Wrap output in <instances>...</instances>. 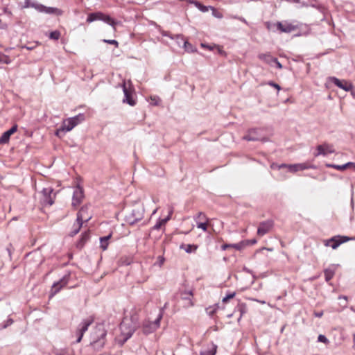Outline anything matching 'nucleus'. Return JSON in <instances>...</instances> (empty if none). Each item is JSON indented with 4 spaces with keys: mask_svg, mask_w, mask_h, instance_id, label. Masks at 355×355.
Segmentation results:
<instances>
[{
    "mask_svg": "<svg viewBox=\"0 0 355 355\" xmlns=\"http://www.w3.org/2000/svg\"><path fill=\"white\" fill-rule=\"evenodd\" d=\"M23 8H33L40 12H44L49 15H55L56 16H60L63 14V11L58 8L47 7L36 1H33L32 0H25Z\"/></svg>",
    "mask_w": 355,
    "mask_h": 355,
    "instance_id": "obj_1",
    "label": "nucleus"
},
{
    "mask_svg": "<svg viewBox=\"0 0 355 355\" xmlns=\"http://www.w3.org/2000/svg\"><path fill=\"white\" fill-rule=\"evenodd\" d=\"M85 115L79 114L73 117L68 118L64 120L62 126L57 130L55 135L60 137L62 133L71 131L75 126L85 120Z\"/></svg>",
    "mask_w": 355,
    "mask_h": 355,
    "instance_id": "obj_2",
    "label": "nucleus"
},
{
    "mask_svg": "<svg viewBox=\"0 0 355 355\" xmlns=\"http://www.w3.org/2000/svg\"><path fill=\"white\" fill-rule=\"evenodd\" d=\"M96 338H93L91 345L94 349L99 350L103 347L105 345V339L106 336V331L101 327L96 329Z\"/></svg>",
    "mask_w": 355,
    "mask_h": 355,
    "instance_id": "obj_3",
    "label": "nucleus"
},
{
    "mask_svg": "<svg viewBox=\"0 0 355 355\" xmlns=\"http://www.w3.org/2000/svg\"><path fill=\"white\" fill-rule=\"evenodd\" d=\"M143 217V210L140 208H135L125 215V221L130 225H134L137 222L141 220Z\"/></svg>",
    "mask_w": 355,
    "mask_h": 355,
    "instance_id": "obj_4",
    "label": "nucleus"
},
{
    "mask_svg": "<svg viewBox=\"0 0 355 355\" xmlns=\"http://www.w3.org/2000/svg\"><path fill=\"white\" fill-rule=\"evenodd\" d=\"M41 195L40 202L42 205L51 206L54 203L55 193H53V189L51 187L44 188Z\"/></svg>",
    "mask_w": 355,
    "mask_h": 355,
    "instance_id": "obj_5",
    "label": "nucleus"
},
{
    "mask_svg": "<svg viewBox=\"0 0 355 355\" xmlns=\"http://www.w3.org/2000/svg\"><path fill=\"white\" fill-rule=\"evenodd\" d=\"M83 210L82 211H78L77 214L76 221L73 225V228L71 232H70V236H73L76 235L80 230L83 222H87L90 220L91 217L85 218L83 214Z\"/></svg>",
    "mask_w": 355,
    "mask_h": 355,
    "instance_id": "obj_6",
    "label": "nucleus"
},
{
    "mask_svg": "<svg viewBox=\"0 0 355 355\" xmlns=\"http://www.w3.org/2000/svg\"><path fill=\"white\" fill-rule=\"evenodd\" d=\"M69 275H65L62 278H61L58 282H55L50 292V297H52L55 294H57L63 287L67 285L69 280Z\"/></svg>",
    "mask_w": 355,
    "mask_h": 355,
    "instance_id": "obj_7",
    "label": "nucleus"
},
{
    "mask_svg": "<svg viewBox=\"0 0 355 355\" xmlns=\"http://www.w3.org/2000/svg\"><path fill=\"white\" fill-rule=\"evenodd\" d=\"M329 80L331 83L345 92H349L354 87L352 83L346 80H340L336 77H330Z\"/></svg>",
    "mask_w": 355,
    "mask_h": 355,
    "instance_id": "obj_8",
    "label": "nucleus"
},
{
    "mask_svg": "<svg viewBox=\"0 0 355 355\" xmlns=\"http://www.w3.org/2000/svg\"><path fill=\"white\" fill-rule=\"evenodd\" d=\"M316 150L317 152L314 153L315 157H318L320 155L326 156L328 154H331L335 152L333 145L328 143H324L321 145H318Z\"/></svg>",
    "mask_w": 355,
    "mask_h": 355,
    "instance_id": "obj_9",
    "label": "nucleus"
},
{
    "mask_svg": "<svg viewBox=\"0 0 355 355\" xmlns=\"http://www.w3.org/2000/svg\"><path fill=\"white\" fill-rule=\"evenodd\" d=\"M273 226L274 222L272 220H267L260 223L257 229V234L259 236H264L272 229Z\"/></svg>",
    "mask_w": 355,
    "mask_h": 355,
    "instance_id": "obj_10",
    "label": "nucleus"
},
{
    "mask_svg": "<svg viewBox=\"0 0 355 355\" xmlns=\"http://www.w3.org/2000/svg\"><path fill=\"white\" fill-rule=\"evenodd\" d=\"M84 198L83 189L78 186L75 188L73 193L72 206L74 207H78L82 202Z\"/></svg>",
    "mask_w": 355,
    "mask_h": 355,
    "instance_id": "obj_11",
    "label": "nucleus"
},
{
    "mask_svg": "<svg viewBox=\"0 0 355 355\" xmlns=\"http://www.w3.org/2000/svg\"><path fill=\"white\" fill-rule=\"evenodd\" d=\"M277 29L282 33H291L296 29V26L288 21L280 22L276 24Z\"/></svg>",
    "mask_w": 355,
    "mask_h": 355,
    "instance_id": "obj_12",
    "label": "nucleus"
},
{
    "mask_svg": "<svg viewBox=\"0 0 355 355\" xmlns=\"http://www.w3.org/2000/svg\"><path fill=\"white\" fill-rule=\"evenodd\" d=\"M123 91L124 93V98L123 101L131 106H134L136 104V102L133 98L132 92L127 88L125 83H124L123 85Z\"/></svg>",
    "mask_w": 355,
    "mask_h": 355,
    "instance_id": "obj_13",
    "label": "nucleus"
},
{
    "mask_svg": "<svg viewBox=\"0 0 355 355\" xmlns=\"http://www.w3.org/2000/svg\"><path fill=\"white\" fill-rule=\"evenodd\" d=\"M17 130V125L15 124L10 130L4 132L0 137V144H7L10 136Z\"/></svg>",
    "mask_w": 355,
    "mask_h": 355,
    "instance_id": "obj_14",
    "label": "nucleus"
},
{
    "mask_svg": "<svg viewBox=\"0 0 355 355\" xmlns=\"http://www.w3.org/2000/svg\"><path fill=\"white\" fill-rule=\"evenodd\" d=\"M173 213V208L172 207H169L168 214V216L162 219H159L155 225L153 227V229L155 230H157L161 228L162 226L164 225L171 218L172 214Z\"/></svg>",
    "mask_w": 355,
    "mask_h": 355,
    "instance_id": "obj_15",
    "label": "nucleus"
},
{
    "mask_svg": "<svg viewBox=\"0 0 355 355\" xmlns=\"http://www.w3.org/2000/svg\"><path fill=\"white\" fill-rule=\"evenodd\" d=\"M93 322V319L88 318L83 320L78 327V329L80 331V337L83 338L84 334L87 331L88 327Z\"/></svg>",
    "mask_w": 355,
    "mask_h": 355,
    "instance_id": "obj_16",
    "label": "nucleus"
},
{
    "mask_svg": "<svg viewBox=\"0 0 355 355\" xmlns=\"http://www.w3.org/2000/svg\"><path fill=\"white\" fill-rule=\"evenodd\" d=\"M259 129H251L250 130L247 135L243 137V139L247 141H257L259 140L260 137L259 134Z\"/></svg>",
    "mask_w": 355,
    "mask_h": 355,
    "instance_id": "obj_17",
    "label": "nucleus"
},
{
    "mask_svg": "<svg viewBox=\"0 0 355 355\" xmlns=\"http://www.w3.org/2000/svg\"><path fill=\"white\" fill-rule=\"evenodd\" d=\"M162 318V313H160L157 318L154 322H153L152 324H150L151 325L150 329H147V327H145V334H148L155 331L159 327Z\"/></svg>",
    "mask_w": 355,
    "mask_h": 355,
    "instance_id": "obj_18",
    "label": "nucleus"
},
{
    "mask_svg": "<svg viewBox=\"0 0 355 355\" xmlns=\"http://www.w3.org/2000/svg\"><path fill=\"white\" fill-rule=\"evenodd\" d=\"M258 58L270 65H272V62L276 61V58L272 57L270 53H261L258 55Z\"/></svg>",
    "mask_w": 355,
    "mask_h": 355,
    "instance_id": "obj_19",
    "label": "nucleus"
},
{
    "mask_svg": "<svg viewBox=\"0 0 355 355\" xmlns=\"http://www.w3.org/2000/svg\"><path fill=\"white\" fill-rule=\"evenodd\" d=\"M103 13L101 12H92L89 14L87 18V22L91 23L96 20H102Z\"/></svg>",
    "mask_w": 355,
    "mask_h": 355,
    "instance_id": "obj_20",
    "label": "nucleus"
},
{
    "mask_svg": "<svg viewBox=\"0 0 355 355\" xmlns=\"http://www.w3.org/2000/svg\"><path fill=\"white\" fill-rule=\"evenodd\" d=\"M89 232H85L81 234V237L77 243V248L81 249L83 248L86 242L89 239Z\"/></svg>",
    "mask_w": 355,
    "mask_h": 355,
    "instance_id": "obj_21",
    "label": "nucleus"
},
{
    "mask_svg": "<svg viewBox=\"0 0 355 355\" xmlns=\"http://www.w3.org/2000/svg\"><path fill=\"white\" fill-rule=\"evenodd\" d=\"M112 233L109 234L107 236H103L100 238V248L103 250H106L109 245V240L112 237Z\"/></svg>",
    "mask_w": 355,
    "mask_h": 355,
    "instance_id": "obj_22",
    "label": "nucleus"
},
{
    "mask_svg": "<svg viewBox=\"0 0 355 355\" xmlns=\"http://www.w3.org/2000/svg\"><path fill=\"white\" fill-rule=\"evenodd\" d=\"M341 243L342 241L337 240L336 237H332L331 239L325 241L324 245L326 246H331L333 249H336Z\"/></svg>",
    "mask_w": 355,
    "mask_h": 355,
    "instance_id": "obj_23",
    "label": "nucleus"
},
{
    "mask_svg": "<svg viewBox=\"0 0 355 355\" xmlns=\"http://www.w3.org/2000/svg\"><path fill=\"white\" fill-rule=\"evenodd\" d=\"M193 3L198 10L202 12H207L209 9L212 10L214 12H216V9L214 7L204 6L199 1H193Z\"/></svg>",
    "mask_w": 355,
    "mask_h": 355,
    "instance_id": "obj_24",
    "label": "nucleus"
},
{
    "mask_svg": "<svg viewBox=\"0 0 355 355\" xmlns=\"http://www.w3.org/2000/svg\"><path fill=\"white\" fill-rule=\"evenodd\" d=\"M217 346L211 344V347L207 349H203L200 352V355H215L216 353Z\"/></svg>",
    "mask_w": 355,
    "mask_h": 355,
    "instance_id": "obj_25",
    "label": "nucleus"
},
{
    "mask_svg": "<svg viewBox=\"0 0 355 355\" xmlns=\"http://www.w3.org/2000/svg\"><path fill=\"white\" fill-rule=\"evenodd\" d=\"M180 248L184 250L185 252L187 253H191L197 250L198 246L196 245L191 244H182L180 245Z\"/></svg>",
    "mask_w": 355,
    "mask_h": 355,
    "instance_id": "obj_26",
    "label": "nucleus"
},
{
    "mask_svg": "<svg viewBox=\"0 0 355 355\" xmlns=\"http://www.w3.org/2000/svg\"><path fill=\"white\" fill-rule=\"evenodd\" d=\"M324 277H325V280L327 282H329V280H331L333 278V277L335 274V269L334 268H327L324 270Z\"/></svg>",
    "mask_w": 355,
    "mask_h": 355,
    "instance_id": "obj_27",
    "label": "nucleus"
},
{
    "mask_svg": "<svg viewBox=\"0 0 355 355\" xmlns=\"http://www.w3.org/2000/svg\"><path fill=\"white\" fill-rule=\"evenodd\" d=\"M101 21H103L104 22L107 23V24L112 26L114 28H115V26L117 24L116 21L112 17H110L109 15L103 14V17Z\"/></svg>",
    "mask_w": 355,
    "mask_h": 355,
    "instance_id": "obj_28",
    "label": "nucleus"
},
{
    "mask_svg": "<svg viewBox=\"0 0 355 355\" xmlns=\"http://www.w3.org/2000/svg\"><path fill=\"white\" fill-rule=\"evenodd\" d=\"M193 295V293L191 291H184L181 293V298L182 300H188L189 304L192 306L193 303L191 302V296Z\"/></svg>",
    "mask_w": 355,
    "mask_h": 355,
    "instance_id": "obj_29",
    "label": "nucleus"
},
{
    "mask_svg": "<svg viewBox=\"0 0 355 355\" xmlns=\"http://www.w3.org/2000/svg\"><path fill=\"white\" fill-rule=\"evenodd\" d=\"M176 39L178 40V43L179 44H180L181 43L183 44L184 45V47L185 48L186 51H189V46H191V44L184 39L183 36L180 35H177L175 36Z\"/></svg>",
    "mask_w": 355,
    "mask_h": 355,
    "instance_id": "obj_30",
    "label": "nucleus"
},
{
    "mask_svg": "<svg viewBox=\"0 0 355 355\" xmlns=\"http://www.w3.org/2000/svg\"><path fill=\"white\" fill-rule=\"evenodd\" d=\"M0 63L8 64L11 63V59L8 55H5L4 53L0 51Z\"/></svg>",
    "mask_w": 355,
    "mask_h": 355,
    "instance_id": "obj_31",
    "label": "nucleus"
},
{
    "mask_svg": "<svg viewBox=\"0 0 355 355\" xmlns=\"http://www.w3.org/2000/svg\"><path fill=\"white\" fill-rule=\"evenodd\" d=\"M56 355H75L73 349H63L56 353Z\"/></svg>",
    "mask_w": 355,
    "mask_h": 355,
    "instance_id": "obj_32",
    "label": "nucleus"
},
{
    "mask_svg": "<svg viewBox=\"0 0 355 355\" xmlns=\"http://www.w3.org/2000/svg\"><path fill=\"white\" fill-rule=\"evenodd\" d=\"M197 222H208V218L206 215L202 212H199L198 216L195 218Z\"/></svg>",
    "mask_w": 355,
    "mask_h": 355,
    "instance_id": "obj_33",
    "label": "nucleus"
},
{
    "mask_svg": "<svg viewBox=\"0 0 355 355\" xmlns=\"http://www.w3.org/2000/svg\"><path fill=\"white\" fill-rule=\"evenodd\" d=\"M286 168H288V171L291 173H295L298 171H300L298 164H287V167Z\"/></svg>",
    "mask_w": 355,
    "mask_h": 355,
    "instance_id": "obj_34",
    "label": "nucleus"
},
{
    "mask_svg": "<svg viewBox=\"0 0 355 355\" xmlns=\"http://www.w3.org/2000/svg\"><path fill=\"white\" fill-rule=\"evenodd\" d=\"M326 166L328 167V168H332L336 169L338 171H344V170H345L344 164L338 165V164H327Z\"/></svg>",
    "mask_w": 355,
    "mask_h": 355,
    "instance_id": "obj_35",
    "label": "nucleus"
},
{
    "mask_svg": "<svg viewBox=\"0 0 355 355\" xmlns=\"http://www.w3.org/2000/svg\"><path fill=\"white\" fill-rule=\"evenodd\" d=\"M60 37V33L58 31H54L50 33L49 38L58 40Z\"/></svg>",
    "mask_w": 355,
    "mask_h": 355,
    "instance_id": "obj_36",
    "label": "nucleus"
},
{
    "mask_svg": "<svg viewBox=\"0 0 355 355\" xmlns=\"http://www.w3.org/2000/svg\"><path fill=\"white\" fill-rule=\"evenodd\" d=\"M299 164V167H300V171H303V170L309 169V168H315L314 166L308 164L306 163H300V164Z\"/></svg>",
    "mask_w": 355,
    "mask_h": 355,
    "instance_id": "obj_37",
    "label": "nucleus"
},
{
    "mask_svg": "<svg viewBox=\"0 0 355 355\" xmlns=\"http://www.w3.org/2000/svg\"><path fill=\"white\" fill-rule=\"evenodd\" d=\"M286 167H287V164H276V163H272L270 165V168H272V169H277V170H279L281 168H286Z\"/></svg>",
    "mask_w": 355,
    "mask_h": 355,
    "instance_id": "obj_38",
    "label": "nucleus"
},
{
    "mask_svg": "<svg viewBox=\"0 0 355 355\" xmlns=\"http://www.w3.org/2000/svg\"><path fill=\"white\" fill-rule=\"evenodd\" d=\"M245 246V244L244 241H241L239 243L232 244V245H231L232 248H234L238 250H242Z\"/></svg>",
    "mask_w": 355,
    "mask_h": 355,
    "instance_id": "obj_39",
    "label": "nucleus"
},
{
    "mask_svg": "<svg viewBox=\"0 0 355 355\" xmlns=\"http://www.w3.org/2000/svg\"><path fill=\"white\" fill-rule=\"evenodd\" d=\"M197 227L206 232L207 230V222H197Z\"/></svg>",
    "mask_w": 355,
    "mask_h": 355,
    "instance_id": "obj_40",
    "label": "nucleus"
},
{
    "mask_svg": "<svg viewBox=\"0 0 355 355\" xmlns=\"http://www.w3.org/2000/svg\"><path fill=\"white\" fill-rule=\"evenodd\" d=\"M318 341L320 343H323L324 344L329 343V340L327 338V337L322 334H320L318 337Z\"/></svg>",
    "mask_w": 355,
    "mask_h": 355,
    "instance_id": "obj_41",
    "label": "nucleus"
},
{
    "mask_svg": "<svg viewBox=\"0 0 355 355\" xmlns=\"http://www.w3.org/2000/svg\"><path fill=\"white\" fill-rule=\"evenodd\" d=\"M135 331V329L134 327H132V328H130V329L126 333H124L125 334V341L127 340L128 338H130L132 336Z\"/></svg>",
    "mask_w": 355,
    "mask_h": 355,
    "instance_id": "obj_42",
    "label": "nucleus"
},
{
    "mask_svg": "<svg viewBox=\"0 0 355 355\" xmlns=\"http://www.w3.org/2000/svg\"><path fill=\"white\" fill-rule=\"evenodd\" d=\"M235 296V293H230L223 298V302L226 303L229 300L232 299Z\"/></svg>",
    "mask_w": 355,
    "mask_h": 355,
    "instance_id": "obj_43",
    "label": "nucleus"
},
{
    "mask_svg": "<svg viewBox=\"0 0 355 355\" xmlns=\"http://www.w3.org/2000/svg\"><path fill=\"white\" fill-rule=\"evenodd\" d=\"M103 42L107 44H114L116 47L119 46L118 42L115 40H103Z\"/></svg>",
    "mask_w": 355,
    "mask_h": 355,
    "instance_id": "obj_44",
    "label": "nucleus"
},
{
    "mask_svg": "<svg viewBox=\"0 0 355 355\" xmlns=\"http://www.w3.org/2000/svg\"><path fill=\"white\" fill-rule=\"evenodd\" d=\"M245 245H254L257 243V240L255 239L244 241Z\"/></svg>",
    "mask_w": 355,
    "mask_h": 355,
    "instance_id": "obj_45",
    "label": "nucleus"
},
{
    "mask_svg": "<svg viewBox=\"0 0 355 355\" xmlns=\"http://www.w3.org/2000/svg\"><path fill=\"white\" fill-rule=\"evenodd\" d=\"M150 324H152L151 322H146L143 324V332L145 334V327H147V329H150L151 325Z\"/></svg>",
    "mask_w": 355,
    "mask_h": 355,
    "instance_id": "obj_46",
    "label": "nucleus"
},
{
    "mask_svg": "<svg viewBox=\"0 0 355 355\" xmlns=\"http://www.w3.org/2000/svg\"><path fill=\"white\" fill-rule=\"evenodd\" d=\"M75 334H76V336H77V339L76 340V343H80L81 341V340L83 338L80 337V331L77 329Z\"/></svg>",
    "mask_w": 355,
    "mask_h": 355,
    "instance_id": "obj_47",
    "label": "nucleus"
},
{
    "mask_svg": "<svg viewBox=\"0 0 355 355\" xmlns=\"http://www.w3.org/2000/svg\"><path fill=\"white\" fill-rule=\"evenodd\" d=\"M268 85L276 88L278 91H279L281 89L280 86L274 82L270 81L268 83Z\"/></svg>",
    "mask_w": 355,
    "mask_h": 355,
    "instance_id": "obj_48",
    "label": "nucleus"
},
{
    "mask_svg": "<svg viewBox=\"0 0 355 355\" xmlns=\"http://www.w3.org/2000/svg\"><path fill=\"white\" fill-rule=\"evenodd\" d=\"M13 323V320L11 318H9L6 320V324L3 326V328H6L7 327L11 325Z\"/></svg>",
    "mask_w": 355,
    "mask_h": 355,
    "instance_id": "obj_49",
    "label": "nucleus"
},
{
    "mask_svg": "<svg viewBox=\"0 0 355 355\" xmlns=\"http://www.w3.org/2000/svg\"><path fill=\"white\" fill-rule=\"evenodd\" d=\"M275 64L276 67L281 69H282V64L278 61L277 58H276V61L272 62V64Z\"/></svg>",
    "mask_w": 355,
    "mask_h": 355,
    "instance_id": "obj_50",
    "label": "nucleus"
},
{
    "mask_svg": "<svg viewBox=\"0 0 355 355\" xmlns=\"http://www.w3.org/2000/svg\"><path fill=\"white\" fill-rule=\"evenodd\" d=\"M344 166H345V169L350 166L355 168V163L354 162H347V163L345 164Z\"/></svg>",
    "mask_w": 355,
    "mask_h": 355,
    "instance_id": "obj_51",
    "label": "nucleus"
},
{
    "mask_svg": "<svg viewBox=\"0 0 355 355\" xmlns=\"http://www.w3.org/2000/svg\"><path fill=\"white\" fill-rule=\"evenodd\" d=\"M83 210V216L85 217V218H88L89 217V216H86L85 214L87 213V207H83L79 211H82Z\"/></svg>",
    "mask_w": 355,
    "mask_h": 355,
    "instance_id": "obj_52",
    "label": "nucleus"
},
{
    "mask_svg": "<svg viewBox=\"0 0 355 355\" xmlns=\"http://www.w3.org/2000/svg\"><path fill=\"white\" fill-rule=\"evenodd\" d=\"M342 239L340 240V241H342V243L346 241H348L351 240L352 239L347 237V236H342L340 237Z\"/></svg>",
    "mask_w": 355,
    "mask_h": 355,
    "instance_id": "obj_53",
    "label": "nucleus"
},
{
    "mask_svg": "<svg viewBox=\"0 0 355 355\" xmlns=\"http://www.w3.org/2000/svg\"><path fill=\"white\" fill-rule=\"evenodd\" d=\"M313 314L317 318H321L323 315V311L314 312Z\"/></svg>",
    "mask_w": 355,
    "mask_h": 355,
    "instance_id": "obj_54",
    "label": "nucleus"
},
{
    "mask_svg": "<svg viewBox=\"0 0 355 355\" xmlns=\"http://www.w3.org/2000/svg\"><path fill=\"white\" fill-rule=\"evenodd\" d=\"M213 15H214L216 17H217V18H222V17H223V16H222V15H221L220 13L218 12L216 10V12H214V11H213Z\"/></svg>",
    "mask_w": 355,
    "mask_h": 355,
    "instance_id": "obj_55",
    "label": "nucleus"
},
{
    "mask_svg": "<svg viewBox=\"0 0 355 355\" xmlns=\"http://www.w3.org/2000/svg\"><path fill=\"white\" fill-rule=\"evenodd\" d=\"M126 328H127V325H126V324H125V322H124V323H122V324H121V330H122L123 331H125V330L126 329Z\"/></svg>",
    "mask_w": 355,
    "mask_h": 355,
    "instance_id": "obj_56",
    "label": "nucleus"
},
{
    "mask_svg": "<svg viewBox=\"0 0 355 355\" xmlns=\"http://www.w3.org/2000/svg\"><path fill=\"white\" fill-rule=\"evenodd\" d=\"M232 244H225L223 245H222V249L223 250H226L227 248L231 247Z\"/></svg>",
    "mask_w": 355,
    "mask_h": 355,
    "instance_id": "obj_57",
    "label": "nucleus"
},
{
    "mask_svg": "<svg viewBox=\"0 0 355 355\" xmlns=\"http://www.w3.org/2000/svg\"><path fill=\"white\" fill-rule=\"evenodd\" d=\"M239 19L240 21H241L242 22L245 23V24H247V21H246V20H245L244 18H243V17H239Z\"/></svg>",
    "mask_w": 355,
    "mask_h": 355,
    "instance_id": "obj_58",
    "label": "nucleus"
},
{
    "mask_svg": "<svg viewBox=\"0 0 355 355\" xmlns=\"http://www.w3.org/2000/svg\"><path fill=\"white\" fill-rule=\"evenodd\" d=\"M339 299H340H340H343V300H345L346 301L347 298V297H346V296H340V297H339Z\"/></svg>",
    "mask_w": 355,
    "mask_h": 355,
    "instance_id": "obj_59",
    "label": "nucleus"
},
{
    "mask_svg": "<svg viewBox=\"0 0 355 355\" xmlns=\"http://www.w3.org/2000/svg\"><path fill=\"white\" fill-rule=\"evenodd\" d=\"M215 311H216V310H215V309H214V310L211 311L209 313V314L210 315H213V314L215 313Z\"/></svg>",
    "mask_w": 355,
    "mask_h": 355,
    "instance_id": "obj_60",
    "label": "nucleus"
},
{
    "mask_svg": "<svg viewBox=\"0 0 355 355\" xmlns=\"http://www.w3.org/2000/svg\"><path fill=\"white\" fill-rule=\"evenodd\" d=\"M351 94L355 98V92L352 89L351 90Z\"/></svg>",
    "mask_w": 355,
    "mask_h": 355,
    "instance_id": "obj_61",
    "label": "nucleus"
},
{
    "mask_svg": "<svg viewBox=\"0 0 355 355\" xmlns=\"http://www.w3.org/2000/svg\"><path fill=\"white\" fill-rule=\"evenodd\" d=\"M162 35H164V36H168V37H169V35H168V34L165 33H162ZM170 37H171V38H173V37H171V36H170Z\"/></svg>",
    "mask_w": 355,
    "mask_h": 355,
    "instance_id": "obj_62",
    "label": "nucleus"
},
{
    "mask_svg": "<svg viewBox=\"0 0 355 355\" xmlns=\"http://www.w3.org/2000/svg\"><path fill=\"white\" fill-rule=\"evenodd\" d=\"M295 2H297L298 3L300 1V0H293Z\"/></svg>",
    "mask_w": 355,
    "mask_h": 355,
    "instance_id": "obj_63",
    "label": "nucleus"
}]
</instances>
